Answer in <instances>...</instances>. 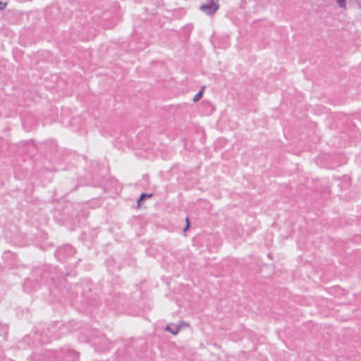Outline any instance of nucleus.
Segmentation results:
<instances>
[{"label":"nucleus","mask_w":361,"mask_h":361,"mask_svg":"<svg viewBox=\"0 0 361 361\" xmlns=\"http://www.w3.org/2000/svg\"><path fill=\"white\" fill-rule=\"evenodd\" d=\"M75 253V248L70 245H63L55 252L56 257L61 262H66L69 257L73 256Z\"/></svg>","instance_id":"f257e3e1"},{"label":"nucleus","mask_w":361,"mask_h":361,"mask_svg":"<svg viewBox=\"0 0 361 361\" xmlns=\"http://www.w3.org/2000/svg\"><path fill=\"white\" fill-rule=\"evenodd\" d=\"M218 1H208L207 4H202L200 9L208 16H212L219 9Z\"/></svg>","instance_id":"f03ea898"},{"label":"nucleus","mask_w":361,"mask_h":361,"mask_svg":"<svg viewBox=\"0 0 361 361\" xmlns=\"http://www.w3.org/2000/svg\"><path fill=\"white\" fill-rule=\"evenodd\" d=\"M181 329L180 325L173 326L172 324H168L166 327V330L173 335H177Z\"/></svg>","instance_id":"7ed1b4c3"},{"label":"nucleus","mask_w":361,"mask_h":361,"mask_svg":"<svg viewBox=\"0 0 361 361\" xmlns=\"http://www.w3.org/2000/svg\"><path fill=\"white\" fill-rule=\"evenodd\" d=\"M153 195L152 193L150 194H147V193H142L140 196V197L138 198L137 201V207H141V204L145 200H147V198H149L152 196Z\"/></svg>","instance_id":"20e7f679"},{"label":"nucleus","mask_w":361,"mask_h":361,"mask_svg":"<svg viewBox=\"0 0 361 361\" xmlns=\"http://www.w3.org/2000/svg\"><path fill=\"white\" fill-rule=\"evenodd\" d=\"M204 90V87H202L199 92L195 95L192 99L194 102H198L202 97Z\"/></svg>","instance_id":"39448f33"},{"label":"nucleus","mask_w":361,"mask_h":361,"mask_svg":"<svg viewBox=\"0 0 361 361\" xmlns=\"http://www.w3.org/2000/svg\"><path fill=\"white\" fill-rule=\"evenodd\" d=\"M185 223H186V225L183 229V232L187 231L190 227V222L189 217L185 218Z\"/></svg>","instance_id":"423d86ee"},{"label":"nucleus","mask_w":361,"mask_h":361,"mask_svg":"<svg viewBox=\"0 0 361 361\" xmlns=\"http://www.w3.org/2000/svg\"><path fill=\"white\" fill-rule=\"evenodd\" d=\"M338 3V4L339 5V6L341 8H346V2L347 1H336Z\"/></svg>","instance_id":"0eeeda50"},{"label":"nucleus","mask_w":361,"mask_h":361,"mask_svg":"<svg viewBox=\"0 0 361 361\" xmlns=\"http://www.w3.org/2000/svg\"><path fill=\"white\" fill-rule=\"evenodd\" d=\"M7 1H0V10H3L6 8Z\"/></svg>","instance_id":"6e6552de"},{"label":"nucleus","mask_w":361,"mask_h":361,"mask_svg":"<svg viewBox=\"0 0 361 361\" xmlns=\"http://www.w3.org/2000/svg\"><path fill=\"white\" fill-rule=\"evenodd\" d=\"M149 7H147V8H146V10H147V11H149V13H150L151 14H152V15H155V14L157 13V12H156V11H155V9H154V8H152L150 11H149Z\"/></svg>","instance_id":"1a4fd4ad"},{"label":"nucleus","mask_w":361,"mask_h":361,"mask_svg":"<svg viewBox=\"0 0 361 361\" xmlns=\"http://www.w3.org/2000/svg\"><path fill=\"white\" fill-rule=\"evenodd\" d=\"M359 7L361 8V1H359Z\"/></svg>","instance_id":"9d476101"}]
</instances>
